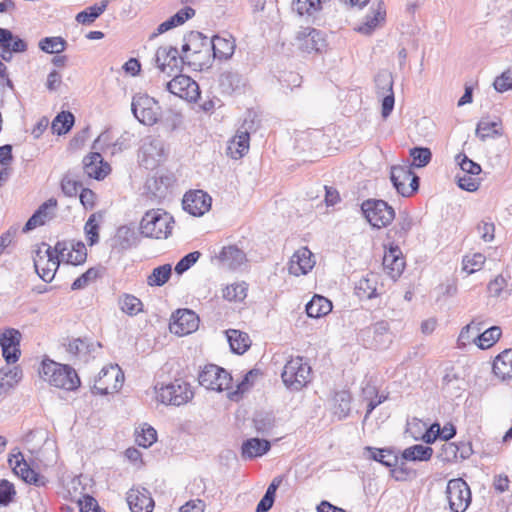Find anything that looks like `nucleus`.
<instances>
[{
    "label": "nucleus",
    "mask_w": 512,
    "mask_h": 512,
    "mask_svg": "<svg viewBox=\"0 0 512 512\" xmlns=\"http://www.w3.org/2000/svg\"><path fill=\"white\" fill-rule=\"evenodd\" d=\"M331 310V301L320 295H314L306 305V313L311 318L323 317L330 313Z\"/></svg>",
    "instance_id": "obj_34"
},
{
    "label": "nucleus",
    "mask_w": 512,
    "mask_h": 512,
    "mask_svg": "<svg viewBox=\"0 0 512 512\" xmlns=\"http://www.w3.org/2000/svg\"><path fill=\"white\" fill-rule=\"evenodd\" d=\"M232 380V376L225 369L215 364L205 365L198 376L201 386L219 392L230 389Z\"/></svg>",
    "instance_id": "obj_9"
},
{
    "label": "nucleus",
    "mask_w": 512,
    "mask_h": 512,
    "mask_svg": "<svg viewBox=\"0 0 512 512\" xmlns=\"http://www.w3.org/2000/svg\"><path fill=\"white\" fill-rule=\"evenodd\" d=\"M21 340V334L18 330L8 328L0 334V345L1 347H12L19 348Z\"/></svg>",
    "instance_id": "obj_60"
},
{
    "label": "nucleus",
    "mask_w": 512,
    "mask_h": 512,
    "mask_svg": "<svg viewBox=\"0 0 512 512\" xmlns=\"http://www.w3.org/2000/svg\"><path fill=\"white\" fill-rule=\"evenodd\" d=\"M59 255L54 248L48 246L45 251L38 250L34 258V267L39 277L51 282L60 264Z\"/></svg>",
    "instance_id": "obj_13"
},
{
    "label": "nucleus",
    "mask_w": 512,
    "mask_h": 512,
    "mask_svg": "<svg viewBox=\"0 0 512 512\" xmlns=\"http://www.w3.org/2000/svg\"><path fill=\"white\" fill-rule=\"evenodd\" d=\"M502 331L499 326H492L484 332L477 335V347L480 349H488L492 347L501 337Z\"/></svg>",
    "instance_id": "obj_44"
},
{
    "label": "nucleus",
    "mask_w": 512,
    "mask_h": 512,
    "mask_svg": "<svg viewBox=\"0 0 512 512\" xmlns=\"http://www.w3.org/2000/svg\"><path fill=\"white\" fill-rule=\"evenodd\" d=\"M366 450L370 453V458L386 467H394L398 463V457L390 449L366 447Z\"/></svg>",
    "instance_id": "obj_43"
},
{
    "label": "nucleus",
    "mask_w": 512,
    "mask_h": 512,
    "mask_svg": "<svg viewBox=\"0 0 512 512\" xmlns=\"http://www.w3.org/2000/svg\"><path fill=\"white\" fill-rule=\"evenodd\" d=\"M108 3V0H102L100 3L86 8L77 14L76 21L83 25L91 24L106 10Z\"/></svg>",
    "instance_id": "obj_37"
},
{
    "label": "nucleus",
    "mask_w": 512,
    "mask_h": 512,
    "mask_svg": "<svg viewBox=\"0 0 512 512\" xmlns=\"http://www.w3.org/2000/svg\"><path fill=\"white\" fill-rule=\"evenodd\" d=\"M67 351L73 356L83 357L86 356L90 350L89 345L85 340L77 338L69 342Z\"/></svg>",
    "instance_id": "obj_64"
},
{
    "label": "nucleus",
    "mask_w": 512,
    "mask_h": 512,
    "mask_svg": "<svg viewBox=\"0 0 512 512\" xmlns=\"http://www.w3.org/2000/svg\"><path fill=\"white\" fill-rule=\"evenodd\" d=\"M485 256L481 253H474L472 255H466L464 256L462 260L463 264V270L466 271L468 274H473L476 271H479L482 269L484 263H485Z\"/></svg>",
    "instance_id": "obj_58"
},
{
    "label": "nucleus",
    "mask_w": 512,
    "mask_h": 512,
    "mask_svg": "<svg viewBox=\"0 0 512 512\" xmlns=\"http://www.w3.org/2000/svg\"><path fill=\"white\" fill-rule=\"evenodd\" d=\"M493 372L502 381L512 380V349H506L495 357Z\"/></svg>",
    "instance_id": "obj_29"
},
{
    "label": "nucleus",
    "mask_w": 512,
    "mask_h": 512,
    "mask_svg": "<svg viewBox=\"0 0 512 512\" xmlns=\"http://www.w3.org/2000/svg\"><path fill=\"white\" fill-rule=\"evenodd\" d=\"M84 172L97 180L103 179L110 172V166L103 161V157L98 152H92L83 159Z\"/></svg>",
    "instance_id": "obj_25"
},
{
    "label": "nucleus",
    "mask_w": 512,
    "mask_h": 512,
    "mask_svg": "<svg viewBox=\"0 0 512 512\" xmlns=\"http://www.w3.org/2000/svg\"><path fill=\"white\" fill-rule=\"evenodd\" d=\"M260 127V119L256 112L248 110L244 116L242 125L238 128L246 130L247 134L256 132Z\"/></svg>",
    "instance_id": "obj_63"
},
{
    "label": "nucleus",
    "mask_w": 512,
    "mask_h": 512,
    "mask_svg": "<svg viewBox=\"0 0 512 512\" xmlns=\"http://www.w3.org/2000/svg\"><path fill=\"white\" fill-rule=\"evenodd\" d=\"M413 219L407 212H400L397 223L394 227L395 234L398 238L405 239L413 227Z\"/></svg>",
    "instance_id": "obj_59"
},
{
    "label": "nucleus",
    "mask_w": 512,
    "mask_h": 512,
    "mask_svg": "<svg viewBox=\"0 0 512 512\" xmlns=\"http://www.w3.org/2000/svg\"><path fill=\"white\" fill-rule=\"evenodd\" d=\"M235 50V41L231 38H224L214 36L210 39V52L213 51V56L218 59L230 58Z\"/></svg>",
    "instance_id": "obj_32"
},
{
    "label": "nucleus",
    "mask_w": 512,
    "mask_h": 512,
    "mask_svg": "<svg viewBox=\"0 0 512 512\" xmlns=\"http://www.w3.org/2000/svg\"><path fill=\"white\" fill-rule=\"evenodd\" d=\"M410 156L413 159L412 164L417 168L427 166L432 159L431 150L427 147H414L410 149Z\"/></svg>",
    "instance_id": "obj_55"
},
{
    "label": "nucleus",
    "mask_w": 512,
    "mask_h": 512,
    "mask_svg": "<svg viewBox=\"0 0 512 512\" xmlns=\"http://www.w3.org/2000/svg\"><path fill=\"white\" fill-rule=\"evenodd\" d=\"M221 264L228 269H237L246 260L245 253L236 246L223 247L219 256Z\"/></svg>",
    "instance_id": "obj_30"
},
{
    "label": "nucleus",
    "mask_w": 512,
    "mask_h": 512,
    "mask_svg": "<svg viewBox=\"0 0 512 512\" xmlns=\"http://www.w3.org/2000/svg\"><path fill=\"white\" fill-rule=\"evenodd\" d=\"M253 424L258 433L268 434L275 426V417L269 412H259L253 418Z\"/></svg>",
    "instance_id": "obj_48"
},
{
    "label": "nucleus",
    "mask_w": 512,
    "mask_h": 512,
    "mask_svg": "<svg viewBox=\"0 0 512 512\" xmlns=\"http://www.w3.org/2000/svg\"><path fill=\"white\" fill-rule=\"evenodd\" d=\"M446 494L452 512H465L471 503L470 488L461 478L449 480Z\"/></svg>",
    "instance_id": "obj_10"
},
{
    "label": "nucleus",
    "mask_w": 512,
    "mask_h": 512,
    "mask_svg": "<svg viewBox=\"0 0 512 512\" xmlns=\"http://www.w3.org/2000/svg\"><path fill=\"white\" fill-rule=\"evenodd\" d=\"M27 50L26 42L5 28H0V57L10 61L13 53H22Z\"/></svg>",
    "instance_id": "obj_18"
},
{
    "label": "nucleus",
    "mask_w": 512,
    "mask_h": 512,
    "mask_svg": "<svg viewBox=\"0 0 512 512\" xmlns=\"http://www.w3.org/2000/svg\"><path fill=\"white\" fill-rule=\"evenodd\" d=\"M315 265L312 252L302 247L297 250L289 261L288 271L295 276L307 274Z\"/></svg>",
    "instance_id": "obj_22"
},
{
    "label": "nucleus",
    "mask_w": 512,
    "mask_h": 512,
    "mask_svg": "<svg viewBox=\"0 0 512 512\" xmlns=\"http://www.w3.org/2000/svg\"><path fill=\"white\" fill-rule=\"evenodd\" d=\"M60 261H65L68 264L79 265L85 262L87 258V249L82 242L71 244L68 248L65 242H57L54 247Z\"/></svg>",
    "instance_id": "obj_20"
},
{
    "label": "nucleus",
    "mask_w": 512,
    "mask_h": 512,
    "mask_svg": "<svg viewBox=\"0 0 512 512\" xmlns=\"http://www.w3.org/2000/svg\"><path fill=\"white\" fill-rule=\"evenodd\" d=\"M270 447V442L265 439H248L242 444V457L245 459L260 457L267 453Z\"/></svg>",
    "instance_id": "obj_33"
},
{
    "label": "nucleus",
    "mask_w": 512,
    "mask_h": 512,
    "mask_svg": "<svg viewBox=\"0 0 512 512\" xmlns=\"http://www.w3.org/2000/svg\"><path fill=\"white\" fill-rule=\"evenodd\" d=\"M131 110L135 118L142 124L152 126L157 123L160 117V106L158 102L145 94L133 97Z\"/></svg>",
    "instance_id": "obj_8"
},
{
    "label": "nucleus",
    "mask_w": 512,
    "mask_h": 512,
    "mask_svg": "<svg viewBox=\"0 0 512 512\" xmlns=\"http://www.w3.org/2000/svg\"><path fill=\"white\" fill-rule=\"evenodd\" d=\"M183 209L193 216H202L211 208V197L202 190L190 191L184 195Z\"/></svg>",
    "instance_id": "obj_17"
},
{
    "label": "nucleus",
    "mask_w": 512,
    "mask_h": 512,
    "mask_svg": "<svg viewBox=\"0 0 512 512\" xmlns=\"http://www.w3.org/2000/svg\"><path fill=\"white\" fill-rule=\"evenodd\" d=\"M297 39L300 42L301 50L311 52H321L326 47V40L321 31L314 28H307L298 33Z\"/></svg>",
    "instance_id": "obj_23"
},
{
    "label": "nucleus",
    "mask_w": 512,
    "mask_h": 512,
    "mask_svg": "<svg viewBox=\"0 0 512 512\" xmlns=\"http://www.w3.org/2000/svg\"><path fill=\"white\" fill-rule=\"evenodd\" d=\"M386 9L383 1H379L371 7L370 13L366 15L364 21L356 30L364 35L371 34L378 25L384 22Z\"/></svg>",
    "instance_id": "obj_26"
},
{
    "label": "nucleus",
    "mask_w": 512,
    "mask_h": 512,
    "mask_svg": "<svg viewBox=\"0 0 512 512\" xmlns=\"http://www.w3.org/2000/svg\"><path fill=\"white\" fill-rule=\"evenodd\" d=\"M377 93L379 95H385L393 92V78L390 73L382 72L379 73L375 78Z\"/></svg>",
    "instance_id": "obj_62"
},
{
    "label": "nucleus",
    "mask_w": 512,
    "mask_h": 512,
    "mask_svg": "<svg viewBox=\"0 0 512 512\" xmlns=\"http://www.w3.org/2000/svg\"><path fill=\"white\" fill-rule=\"evenodd\" d=\"M455 160L458 163V165L460 166V172L475 175V176L479 177V175L482 171L481 166L478 163L471 160L470 158H468V156L466 154L459 153L455 157Z\"/></svg>",
    "instance_id": "obj_57"
},
{
    "label": "nucleus",
    "mask_w": 512,
    "mask_h": 512,
    "mask_svg": "<svg viewBox=\"0 0 512 512\" xmlns=\"http://www.w3.org/2000/svg\"><path fill=\"white\" fill-rule=\"evenodd\" d=\"M41 378L51 386L74 391L80 386V378L75 369L66 364H60L47 359L42 362L40 370Z\"/></svg>",
    "instance_id": "obj_1"
},
{
    "label": "nucleus",
    "mask_w": 512,
    "mask_h": 512,
    "mask_svg": "<svg viewBox=\"0 0 512 512\" xmlns=\"http://www.w3.org/2000/svg\"><path fill=\"white\" fill-rule=\"evenodd\" d=\"M250 136L246 130L238 129L235 136L228 144V154L233 159H239L243 157L249 150Z\"/></svg>",
    "instance_id": "obj_31"
},
{
    "label": "nucleus",
    "mask_w": 512,
    "mask_h": 512,
    "mask_svg": "<svg viewBox=\"0 0 512 512\" xmlns=\"http://www.w3.org/2000/svg\"><path fill=\"white\" fill-rule=\"evenodd\" d=\"M390 331L389 323L385 320H380L373 325L362 330L363 335L373 336V341L376 345L384 344Z\"/></svg>",
    "instance_id": "obj_38"
},
{
    "label": "nucleus",
    "mask_w": 512,
    "mask_h": 512,
    "mask_svg": "<svg viewBox=\"0 0 512 512\" xmlns=\"http://www.w3.org/2000/svg\"><path fill=\"white\" fill-rule=\"evenodd\" d=\"M127 503L131 512H152L154 500L148 489L144 487H132L127 492Z\"/></svg>",
    "instance_id": "obj_19"
},
{
    "label": "nucleus",
    "mask_w": 512,
    "mask_h": 512,
    "mask_svg": "<svg viewBox=\"0 0 512 512\" xmlns=\"http://www.w3.org/2000/svg\"><path fill=\"white\" fill-rule=\"evenodd\" d=\"M102 220L101 213H93L89 216L84 226V231L90 246L95 245L99 241V223Z\"/></svg>",
    "instance_id": "obj_46"
},
{
    "label": "nucleus",
    "mask_w": 512,
    "mask_h": 512,
    "mask_svg": "<svg viewBox=\"0 0 512 512\" xmlns=\"http://www.w3.org/2000/svg\"><path fill=\"white\" fill-rule=\"evenodd\" d=\"M323 0H293L292 9L300 16H314L322 9Z\"/></svg>",
    "instance_id": "obj_41"
},
{
    "label": "nucleus",
    "mask_w": 512,
    "mask_h": 512,
    "mask_svg": "<svg viewBox=\"0 0 512 512\" xmlns=\"http://www.w3.org/2000/svg\"><path fill=\"white\" fill-rule=\"evenodd\" d=\"M361 210L371 226L378 229L388 226L395 218L394 209L383 200L368 199L362 203Z\"/></svg>",
    "instance_id": "obj_5"
},
{
    "label": "nucleus",
    "mask_w": 512,
    "mask_h": 512,
    "mask_svg": "<svg viewBox=\"0 0 512 512\" xmlns=\"http://www.w3.org/2000/svg\"><path fill=\"white\" fill-rule=\"evenodd\" d=\"M379 275L367 273L355 285V293L360 299H372L378 296Z\"/></svg>",
    "instance_id": "obj_28"
},
{
    "label": "nucleus",
    "mask_w": 512,
    "mask_h": 512,
    "mask_svg": "<svg viewBox=\"0 0 512 512\" xmlns=\"http://www.w3.org/2000/svg\"><path fill=\"white\" fill-rule=\"evenodd\" d=\"M283 383L292 391H300L311 381V367L303 357L291 358L281 374Z\"/></svg>",
    "instance_id": "obj_4"
},
{
    "label": "nucleus",
    "mask_w": 512,
    "mask_h": 512,
    "mask_svg": "<svg viewBox=\"0 0 512 512\" xmlns=\"http://www.w3.org/2000/svg\"><path fill=\"white\" fill-rule=\"evenodd\" d=\"M455 179L459 188L468 192L478 190L481 184L480 177L462 172L457 173Z\"/></svg>",
    "instance_id": "obj_52"
},
{
    "label": "nucleus",
    "mask_w": 512,
    "mask_h": 512,
    "mask_svg": "<svg viewBox=\"0 0 512 512\" xmlns=\"http://www.w3.org/2000/svg\"><path fill=\"white\" fill-rule=\"evenodd\" d=\"M226 334L232 352L243 354L250 347L251 341L247 333L230 329Z\"/></svg>",
    "instance_id": "obj_35"
},
{
    "label": "nucleus",
    "mask_w": 512,
    "mask_h": 512,
    "mask_svg": "<svg viewBox=\"0 0 512 512\" xmlns=\"http://www.w3.org/2000/svg\"><path fill=\"white\" fill-rule=\"evenodd\" d=\"M351 395L348 391L336 392L333 397V414L342 420L350 413Z\"/></svg>",
    "instance_id": "obj_36"
},
{
    "label": "nucleus",
    "mask_w": 512,
    "mask_h": 512,
    "mask_svg": "<svg viewBox=\"0 0 512 512\" xmlns=\"http://www.w3.org/2000/svg\"><path fill=\"white\" fill-rule=\"evenodd\" d=\"M142 302L139 298L134 295L125 294L120 299L121 310L128 315H137L142 311Z\"/></svg>",
    "instance_id": "obj_53"
},
{
    "label": "nucleus",
    "mask_w": 512,
    "mask_h": 512,
    "mask_svg": "<svg viewBox=\"0 0 512 512\" xmlns=\"http://www.w3.org/2000/svg\"><path fill=\"white\" fill-rule=\"evenodd\" d=\"M57 207V200L54 198L48 199L34 212L28 219L24 226V231H31L38 226L44 225L47 221L53 218Z\"/></svg>",
    "instance_id": "obj_24"
},
{
    "label": "nucleus",
    "mask_w": 512,
    "mask_h": 512,
    "mask_svg": "<svg viewBox=\"0 0 512 512\" xmlns=\"http://www.w3.org/2000/svg\"><path fill=\"white\" fill-rule=\"evenodd\" d=\"M476 321H471V323L467 324L462 328L460 334L458 336V346L460 348H464L467 345L474 343L477 346V335L481 331V327H476Z\"/></svg>",
    "instance_id": "obj_49"
},
{
    "label": "nucleus",
    "mask_w": 512,
    "mask_h": 512,
    "mask_svg": "<svg viewBox=\"0 0 512 512\" xmlns=\"http://www.w3.org/2000/svg\"><path fill=\"white\" fill-rule=\"evenodd\" d=\"M182 45V56L188 65L201 66L210 56V39L197 31L190 32Z\"/></svg>",
    "instance_id": "obj_3"
},
{
    "label": "nucleus",
    "mask_w": 512,
    "mask_h": 512,
    "mask_svg": "<svg viewBox=\"0 0 512 512\" xmlns=\"http://www.w3.org/2000/svg\"><path fill=\"white\" fill-rule=\"evenodd\" d=\"M247 296V286L244 282L228 285L223 289V297L229 301H242Z\"/></svg>",
    "instance_id": "obj_56"
},
{
    "label": "nucleus",
    "mask_w": 512,
    "mask_h": 512,
    "mask_svg": "<svg viewBox=\"0 0 512 512\" xmlns=\"http://www.w3.org/2000/svg\"><path fill=\"white\" fill-rule=\"evenodd\" d=\"M173 217L163 209H151L145 212L140 224L141 235L147 238L166 239L173 229Z\"/></svg>",
    "instance_id": "obj_2"
},
{
    "label": "nucleus",
    "mask_w": 512,
    "mask_h": 512,
    "mask_svg": "<svg viewBox=\"0 0 512 512\" xmlns=\"http://www.w3.org/2000/svg\"><path fill=\"white\" fill-rule=\"evenodd\" d=\"M21 378L22 371L17 366L0 369V387L3 389L14 387Z\"/></svg>",
    "instance_id": "obj_45"
},
{
    "label": "nucleus",
    "mask_w": 512,
    "mask_h": 512,
    "mask_svg": "<svg viewBox=\"0 0 512 512\" xmlns=\"http://www.w3.org/2000/svg\"><path fill=\"white\" fill-rule=\"evenodd\" d=\"M401 255L402 252L398 246H390L383 257V267L393 280L400 277L405 267V262Z\"/></svg>",
    "instance_id": "obj_27"
},
{
    "label": "nucleus",
    "mask_w": 512,
    "mask_h": 512,
    "mask_svg": "<svg viewBox=\"0 0 512 512\" xmlns=\"http://www.w3.org/2000/svg\"><path fill=\"white\" fill-rule=\"evenodd\" d=\"M100 276V270L98 268H90L85 273L80 275L71 285L72 290H80L85 288L95 279Z\"/></svg>",
    "instance_id": "obj_61"
},
{
    "label": "nucleus",
    "mask_w": 512,
    "mask_h": 512,
    "mask_svg": "<svg viewBox=\"0 0 512 512\" xmlns=\"http://www.w3.org/2000/svg\"><path fill=\"white\" fill-rule=\"evenodd\" d=\"M173 75V79L166 84L167 90L181 99L197 101L200 96L198 84L189 76L178 73Z\"/></svg>",
    "instance_id": "obj_15"
},
{
    "label": "nucleus",
    "mask_w": 512,
    "mask_h": 512,
    "mask_svg": "<svg viewBox=\"0 0 512 512\" xmlns=\"http://www.w3.org/2000/svg\"><path fill=\"white\" fill-rule=\"evenodd\" d=\"M260 375L259 370L252 369L245 374L243 379L237 384L236 390L229 393V398L238 400L245 392H247L254 384L256 378Z\"/></svg>",
    "instance_id": "obj_47"
},
{
    "label": "nucleus",
    "mask_w": 512,
    "mask_h": 512,
    "mask_svg": "<svg viewBox=\"0 0 512 512\" xmlns=\"http://www.w3.org/2000/svg\"><path fill=\"white\" fill-rule=\"evenodd\" d=\"M172 274V267L170 264L158 266L152 270L147 277V285L150 287L163 286L168 282Z\"/></svg>",
    "instance_id": "obj_42"
},
{
    "label": "nucleus",
    "mask_w": 512,
    "mask_h": 512,
    "mask_svg": "<svg viewBox=\"0 0 512 512\" xmlns=\"http://www.w3.org/2000/svg\"><path fill=\"white\" fill-rule=\"evenodd\" d=\"M157 399L166 405L180 406L193 398V391L188 383L175 380L172 383L156 387Z\"/></svg>",
    "instance_id": "obj_6"
},
{
    "label": "nucleus",
    "mask_w": 512,
    "mask_h": 512,
    "mask_svg": "<svg viewBox=\"0 0 512 512\" xmlns=\"http://www.w3.org/2000/svg\"><path fill=\"white\" fill-rule=\"evenodd\" d=\"M74 115L69 111L60 112L52 121V132L57 135L68 133L74 124Z\"/></svg>",
    "instance_id": "obj_40"
},
{
    "label": "nucleus",
    "mask_w": 512,
    "mask_h": 512,
    "mask_svg": "<svg viewBox=\"0 0 512 512\" xmlns=\"http://www.w3.org/2000/svg\"><path fill=\"white\" fill-rule=\"evenodd\" d=\"M9 464L14 465V471L19 474L22 479L30 484H34L35 486H45L47 483V479L29 467L26 461L23 459L21 453L18 455H13L9 458Z\"/></svg>",
    "instance_id": "obj_21"
},
{
    "label": "nucleus",
    "mask_w": 512,
    "mask_h": 512,
    "mask_svg": "<svg viewBox=\"0 0 512 512\" xmlns=\"http://www.w3.org/2000/svg\"><path fill=\"white\" fill-rule=\"evenodd\" d=\"M390 179L397 192L404 197L412 195L419 187V177L406 165L392 166Z\"/></svg>",
    "instance_id": "obj_11"
},
{
    "label": "nucleus",
    "mask_w": 512,
    "mask_h": 512,
    "mask_svg": "<svg viewBox=\"0 0 512 512\" xmlns=\"http://www.w3.org/2000/svg\"><path fill=\"white\" fill-rule=\"evenodd\" d=\"M124 374L118 365L103 367L94 381L92 392L107 395L117 392L123 384Z\"/></svg>",
    "instance_id": "obj_7"
},
{
    "label": "nucleus",
    "mask_w": 512,
    "mask_h": 512,
    "mask_svg": "<svg viewBox=\"0 0 512 512\" xmlns=\"http://www.w3.org/2000/svg\"><path fill=\"white\" fill-rule=\"evenodd\" d=\"M432 455L433 449L421 444L408 447L402 452V458L407 461H428Z\"/></svg>",
    "instance_id": "obj_39"
},
{
    "label": "nucleus",
    "mask_w": 512,
    "mask_h": 512,
    "mask_svg": "<svg viewBox=\"0 0 512 512\" xmlns=\"http://www.w3.org/2000/svg\"><path fill=\"white\" fill-rule=\"evenodd\" d=\"M157 440L156 430L147 424L141 426L140 431H136V443L144 448L150 447Z\"/></svg>",
    "instance_id": "obj_51"
},
{
    "label": "nucleus",
    "mask_w": 512,
    "mask_h": 512,
    "mask_svg": "<svg viewBox=\"0 0 512 512\" xmlns=\"http://www.w3.org/2000/svg\"><path fill=\"white\" fill-rule=\"evenodd\" d=\"M164 158V144L159 138L148 136L142 140L139 159L146 169H154Z\"/></svg>",
    "instance_id": "obj_14"
},
{
    "label": "nucleus",
    "mask_w": 512,
    "mask_h": 512,
    "mask_svg": "<svg viewBox=\"0 0 512 512\" xmlns=\"http://www.w3.org/2000/svg\"><path fill=\"white\" fill-rule=\"evenodd\" d=\"M199 317L188 309H179L172 315L170 331L179 336L188 335L198 329Z\"/></svg>",
    "instance_id": "obj_16"
},
{
    "label": "nucleus",
    "mask_w": 512,
    "mask_h": 512,
    "mask_svg": "<svg viewBox=\"0 0 512 512\" xmlns=\"http://www.w3.org/2000/svg\"><path fill=\"white\" fill-rule=\"evenodd\" d=\"M67 42L62 37H45L39 42V48L49 54H59L66 48Z\"/></svg>",
    "instance_id": "obj_50"
},
{
    "label": "nucleus",
    "mask_w": 512,
    "mask_h": 512,
    "mask_svg": "<svg viewBox=\"0 0 512 512\" xmlns=\"http://www.w3.org/2000/svg\"><path fill=\"white\" fill-rule=\"evenodd\" d=\"M497 123L489 121L488 119H481L476 128V136L485 141L488 138H493L497 135H500L498 130L496 129Z\"/></svg>",
    "instance_id": "obj_54"
},
{
    "label": "nucleus",
    "mask_w": 512,
    "mask_h": 512,
    "mask_svg": "<svg viewBox=\"0 0 512 512\" xmlns=\"http://www.w3.org/2000/svg\"><path fill=\"white\" fill-rule=\"evenodd\" d=\"M153 60L160 72L168 76L179 73L182 65L185 63L183 56L179 55L178 49L173 46L159 47L155 52Z\"/></svg>",
    "instance_id": "obj_12"
}]
</instances>
